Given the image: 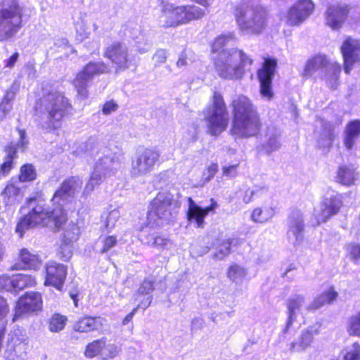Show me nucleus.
<instances>
[{"instance_id": "nucleus-46", "label": "nucleus", "mask_w": 360, "mask_h": 360, "mask_svg": "<svg viewBox=\"0 0 360 360\" xmlns=\"http://www.w3.org/2000/svg\"><path fill=\"white\" fill-rule=\"evenodd\" d=\"M169 243H170L169 239L161 236H156L153 238V245L160 250H165Z\"/></svg>"}, {"instance_id": "nucleus-58", "label": "nucleus", "mask_w": 360, "mask_h": 360, "mask_svg": "<svg viewBox=\"0 0 360 360\" xmlns=\"http://www.w3.org/2000/svg\"><path fill=\"white\" fill-rule=\"evenodd\" d=\"M70 296L71 299L73 300L74 306L75 307H77L78 302H79V299H78L79 293L77 292H70Z\"/></svg>"}, {"instance_id": "nucleus-26", "label": "nucleus", "mask_w": 360, "mask_h": 360, "mask_svg": "<svg viewBox=\"0 0 360 360\" xmlns=\"http://www.w3.org/2000/svg\"><path fill=\"white\" fill-rule=\"evenodd\" d=\"M328 65L329 61L325 56L315 55L307 61L302 76L309 78L318 71L326 69Z\"/></svg>"}, {"instance_id": "nucleus-16", "label": "nucleus", "mask_w": 360, "mask_h": 360, "mask_svg": "<svg viewBox=\"0 0 360 360\" xmlns=\"http://www.w3.org/2000/svg\"><path fill=\"white\" fill-rule=\"evenodd\" d=\"M160 158V153L158 150L153 148H145L136 160L132 162L131 173L138 176L150 172L155 164L159 162Z\"/></svg>"}, {"instance_id": "nucleus-49", "label": "nucleus", "mask_w": 360, "mask_h": 360, "mask_svg": "<svg viewBox=\"0 0 360 360\" xmlns=\"http://www.w3.org/2000/svg\"><path fill=\"white\" fill-rule=\"evenodd\" d=\"M12 106L8 100H2L0 102V122L6 118Z\"/></svg>"}, {"instance_id": "nucleus-51", "label": "nucleus", "mask_w": 360, "mask_h": 360, "mask_svg": "<svg viewBox=\"0 0 360 360\" xmlns=\"http://www.w3.org/2000/svg\"><path fill=\"white\" fill-rule=\"evenodd\" d=\"M349 253L350 258L353 261L360 259V245L356 243L351 244L349 248Z\"/></svg>"}, {"instance_id": "nucleus-15", "label": "nucleus", "mask_w": 360, "mask_h": 360, "mask_svg": "<svg viewBox=\"0 0 360 360\" xmlns=\"http://www.w3.org/2000/svg\"><path fill=\"white\" fill-rule=\"evenodd\" d=\"M103 56L115 65L116 71H124L129 68L127 48L120 41H115L108 46L103 53Z\"/></svg>"}, {"instance_id": "nucleus-22", "label": "nucleus", "mask_w": 360, "mask_h": 360, "mask_svg": "<svg viewBox=\"0 0 360 360\" xmlns=\"http://www.w3.org/2000/svg\"><path fill=\"white\" fill-rule=\"evenodd\" d=\"M185 9V6L165 5L162 8V16L165 18L163 27H176L186 24Z\"/></svg>"}, {"instance_id": "nucleus-12", "label": "nucleus", "mask_w": 360, "mask_h": 360, "mask_svg": "<svg viewBox=\"0 0 360 360\" xmlns=\"http://www.w3.org/2000/svg\"><path fill=\"white\" fill-rule=\"evenodd\" d=\"M37 284L36 276L31 274L17 273L0 275V291L17 294L24 289L34 288Z\"/></svg>"}, {"instance_id": "nucleus-5", "label": "nucleus", "mask_w": 360, "mask_h": 360, "mask_svg": "<svg viewBox=\"0 0 360 360\" xmlns=\"http://www.w3.org/2000/svg\"><path fill=\"white\" fill-rule=\"evenodd\" d=\"M238 29L250 35H260L268 27L269 11L264 6L244 0L233 8Z\"/></svg>"}, {"instance_id": "nucleus-41", "label": "nucleus", "mask_w": 360, "mask_h": 360, "mask_svg": "<svg viewBox=\"0 0 360 360\" xmlns=\"http://www.w3.org/2000/svg\"><path fill=\"white\" fill-rule=\"evenodd\" d=\"M20 193V188L14 183L9 181L6 185L1 194L8 199L18 196Z\"/></svg>"}, {"instance_id": "nucleus-43", "label": "nucleus", "mask_w": 360, "mask_h": 360, "mask_svg": "<svg viewBox=\"0 0 360 360\" xmlns=\"http://www.w3.org/2000/svg\"><path fill=\"white\" fill-rule=\"evenodd\" d=\"M4 151L6 153L5 160L14 162V160L17 158L18 154L17 146L13 143H9L4 148Z\"/></svg>"}, {"instance_id": "nucleus-24", "label": "nucleus", "mask_w": 360, "mask_h": 360, "mask_svg": "<svg viewBox=\"0 0 360 360\" xmlns=\"http://www.w3.org/2000/svg\"><path fill=\"white\" fill-rule=\"evenodd\" d=\"M335 178L336 183L349 187L356 184L358 173L352 166L343 164L338 166Z\"/></svg>"}, {"instance_id": "nucleus-33", "label": "nucleus", "mask_w": 360, "mask_h": 360, "mask_svg": "<svg viewBox=\"0 0 360 360\" xmlns=\"http://www.w3.org/2000/svg\"><path fill=\"white\" fill-rule=\"evenodd\" d=\"M37 177V173L32 164L26 163L20 166L18 179L21 183L34 181Z\"/></svg>"}, {"instance_id": "nucleus-3", "label": "nucleus", "mask_w": 360, "mask_h": 360, "mask_svg": "<svg viewBox=\"0 0 360 360\" xmlns=\"http://www.w3.org/2000/svg\"><path fill=\"white\" fill-rule=\"evenodd\" d=\"M72 109L70 101L59 91H49L35 103V111L42 115V127L47 133L60 129Z\"/></svg>"}, {"instance_id": "nucleus-8", "label": "nucleus", "mask_w": 360, "mask_h": 360, "mask_svg": "<svg viewBox=\"0 0 360 360\" xmlns=\"http://www.w3.org/2000/svg\"><path fill=\"white\" fill-rule=\"evenodd\" d=\"M22 8L18 0H11L0 11V41L12 38L22 27Z\"/></svg>"}, {"instance_id": "nucleus-1", "label": "nucleus", "mask_w": 360, "mask_h": 360, "mask_svg": "<svg viewBox=\"0 0 360 360\" xmlns=\"http://www.w3.org/2000/svg\"><path fill=\"white\" fill-rule=\"evenodd\" d=\"M230 107L232 114L231 135L239 139H250L261 134L262 119L250 98L239 95L231 101Z\"/></svg>"}, {"instance_id": "nucleus-39", "label": "nucleus", "mask_w": 360, "mask_h": 360, "mask_svg": "<svg viewBox=\"0 0 360 360\" xmlns=\"http://www.w3.org/2000/svg\"><path fill=\"white\" fill-rule=\"evenodd\" d=\"M118 243L117 237L115 235L105 236L101 239L102 247L100 253L104 254L112 248H115Z\"/></svg>"}, {"instance_id": "nucleus-55", "label": "nucleus", "mask_w": 360, "mask_h": 360, "mask_svg": "<svg viewBox=\"0 0 360 360\" xmlns=\"http://www.w3.org/2000/svg\"><path fill=\"white\" fill-rule=\"evenodd\" d=\"M217 207H218V203L213 198H211L210 204L208 206H206L205 207H202V212L205 217H206V216H207V214L210 212L214 211Z\"/></svg>"}, {"instance_id": "nucleus-44", "label": "nucleus", "mask_w": 360, "mask_h": 360, "mask_svg": "<svg viewBox=\"0 0 360 360\" xmlns=\"http://www.w3.org/2000/svg\"><path fill=\"white\" fill-rule=\"evenodd\" d=\"M118 109V104L113 99L105 101L101 108L103 114L108 115Z\"/></svg>"}, {"instance_id": "nucleus-35", "label": "nucleus", "mask_w": 360, "mask_h": 360, "mask_svg": "<svg viewBox=\"0 0 360 360\" xmlns=\"http://www.w3.org/2000/svg\"><path fill=\"white\" fill-rule=\"evenodd\" d=\"M274 210L270 207H256L252 210L251 219L256 223H265L272 218Z\"/></svg>"}, {"instance_id": "nucleus-62", "label": "nucleus", "mask_w": 360, "mask_h": 360, "mask_svg": "<svg viewBox=\"0 0 360 360\" xmlns=\"http://www.w3.org/2000/svg\"><path fill=\"white\" fill-rule=\"evenodd\" d=\"M141 304H138L136 307H134L129 314H131L133 316L135 315V314L137 312L138 309L140 307Z\"/></svg>"}, {"instance_id": "nucleus-19", "label": "nucleus", "mask_w": 360, "mask_h": 360, "mask_svg": "<svg viewBox=\"0 0 360 360\" xmlns=\"http://www.w3.org/2000/svg\"><path fill=\"white\" fill-rule=\"evenodd\" d=\"M42 264V259L38 254L27 248H22L19 250L17 262L12 269L37 271Z\"/></svg>"}, {"instance_id": "nucleus-38", "label": "nucleus", "mask_w": 360, "mask_h": 360, "mask_svg": "<svg viewBox=\"0 0 360 360\" xmlns=\"http://www.w3.org/2000/svg\"><path fill=\"white\" fill-rule=\"evenodd\" d=\"M218 170L219 166L217 162H212L210 165H209L205 168V172L202 173L200 180L202 185H205L213 179L216 174L218 172Z\"/></svg>"}, {"instance_id": "nucleus-56", "label": "nucleus", "mask_w": 360, "mask_h": 360, "mask_svg": "<svg viewBox=\"0 0 360 360\" xmlns=\"http://www.w3.org/2000/svg\"><path fill=\"white\" fill-rule=\"evenodd\" d=\"M323 131L325 133V136L327 137L332 143L335 139V133L333 126L326 124L323 127Z\"/></svg>"}, {"instance_id": "nucleus-34", "label": "nucleus", "mask_w": 360, "mask_h": 360, "mask_svg": "<svg viewBox=\"0 0 360 360\" xmlns=\"http://www.w3.org/2000/svg\"><path fill=\"white\" fill-rule=\"evenodd\" d=\"M246 274V269L236 263L230 264L226 271L227 278L233 283L242 281Z\"/></svg>"}, {"instance_id": "nucleus-4", "label": "nucleus", "mask_w": 360, "mask_h": 360, "mask_svg": "<svg viewBox=\"0 0 360 360\" xmlns=\"http://www.w3.org/2000/svg\"><path fill=\"white\" fill-rule=\"evenodd\" d=\"M68 220L67 211L62 205L58 208L49 210L37 205L20 217L15 226V232L20 238L24 236L25 231L32 228L49 227L53 232H58L63 229Z\"/></svg>"}, {"instance_id": "nucleus-54", "label": "nucleus", "mask_w": 360, "mask_h": 360, "mask_svg": "<svg viewBox=\"0 0 360 360\" xmlns=\"http://www.w3.org/2000/svg\"><path fill=\"white\" fill-rule=\"evenodd\" d=\"M58 256L61 260L67 262L72 257V252L67 246L60 247V249L58 252Z\"/></svg>"}, {"instance_id": "nucleus-10", "label": "nucleus", "mask_w": 360, "mask_h": 360, "mask_svg": "<svg viewBox=\"0 0 360 360\" xmlns=\"http://www.w3.org/2000/svg\"><path fill=\"white\" fill-rule=\"evenodd\" d=\"M42 308L43 298L39 292H25L16 302L12 321L15 322L25 316L41 311Z\"/></svg>"}, {"instance_id": "nucleus-6", "label": "nucleus", "mask_w": 360, "mask_h": 360, "mask_svg": "<svg viewBox=\"0 0 360 360\" xmlns=\"http://www.w3.org/2000/svg\"><path fill=\"white\" fill-rule=\"evenodd\" d=\"M203 114L206 132L210 136L217 137L227 129L230 118L226 103L221 92L213 91L210 104L204 109Z\"/></svg>"}, {"instance_id": "nucleus-61", "label": "nucleus", "mask_w": 360, "mask_h": 360, "mask_svg": "<svg viewBox=\"0 0 360 360\" xmlns=\"http://www.w3.org/2000/svg\"><path fill=\"white\" fill-rule=\"evenodd\" d=\"M186 58L185 56L180 57L176 62V65L178 67L184 66L186 65Z\"/></svg>"}, {"instance_id": "nucleus-7", "label": "nucleus", "mask_w": 360, "mask_h": 360, "mask_svg": "<svg viewBox=\"0 0 360 360\" xmlns=\"http://www.w3.org/2000/svg\"><path fill=\"white\" fill-rule=\"evenodd\" d=\"M173 199L169 193L159 192L150 202L145 225L150 228L162 226L169 221Z\"/></svg>"}, {"instance_id": "nucleus-48", "label": "nucleus", "mask_w": 360, "mask_h": 360, "mask_svg": "<svg viewBox=\"0 0 360 360\" xmlns=\"http://www.w3.org/2000/svg\"><path fill=\"white\" fill-rule=\"evenodd\" d=\"M153 281L144 279L138 290V292L141 295L148 294L153 291Z\"/></svg>"}, {"instance_id": "nucleus-17", "label": "nucleus", "mask_w": 360, "mask_h": 360, "mask_svg": "<svg viewBox=\"0 0 360 360\" xmlns=\"http://www.w3.org/2000/svg\"><path fill=\"white\" fill-rule=\"evenodd\" d=\"M314 10L311 0H297L288 11L286 20L290 26L300 25Z\"/></svg>"}, {"instance_id": "nucleus-42", "label": "nucleus", "mask_w": 360, "mask_h": 360, "mask_svg": "<svg viewBox=\"0 0 360 360\" xmlns=\"http://www.w3.org/2000/svg\"><path fill=\"white\" fill-rule=\"evenodd\" d=\"M281 144L276 138H270L266 143L261 145V150L266 154H270L280 148Z\"/></svg>"}, {"instance_id": "nucleus-18", "label": "nucleus", "mask_w": 360, "mask_h": 360, "mask_svg": "<svg viewBox=\"0 0 360 360\" xmlns=\"http://www.w3.org/2000/svg\"><path fill=\"white\" fill-rule=\"evenodd\" d=\"M106 320L100 316L84 314L74 321L72 328L77 333H100L103 330Z\"/></svg>"}, {"instance_id": "nucleus-30", "label": "nucleus", "mask_w": 360, "mask_h": 360, "mask_svg": "<svg viewBox=\"0 0 360 360\" xmlns=\"http://www.w3.org/2000/svg\"><path fill=\"white\" fill-rule=\"evenodd\" d=\"M108 347V340L103 337L89 342L84 349V354L88 359L101 356Z\"/></svg>"}, {"instance_id": "nucleus-50", "label": "nucleus", "mask_w": 360, "mask_h": 360, "mask_svg": "<svg viewBox=\"0 0 360 360\" xmlns=\"http://www.w3.org/2000/svg\"><path fill=\"white\" fill-rule=\"evenodd\" d=\"M153 59L155 65L165 63L167 60V51L165 49L158 50L153 55Z\"/></svg>"}, {"instance_id": "nucleus-53", "label": "nucleus", "mask_w": 360, "mask_h": 360, "mask_svg": "<svg viewBox=\"0 0 360 360\" xmlns=\"http://www.w3.org/2000/svg\"><path fill=\"white\" fill-rule=\"evenodd\" d=\"M20 54L18 51H15L12 55L4 61V67L6 68L12 69L19 58Z\"/></svg>"}, {"instance_id": "nucleus-32", "label": "nucleus", "mask_w": 360, "mask_h": 360, "mask_svg": "<svg viewBox=\"0 0 360 360\" xmlns=\"http://www.w3.org/2000/svg\"><path fill=\"white\" fill-rule=\"evenodd\" d=\"M68 322L66 315L55 312L47 320L48 329L51 333H59L65 329Z\"/></svg>"}, {"instance_id": "nucleus-36", "label": "nucleus", "mask_w": 360, "mask_h": 360, "mask_svg": "<svg viewBox=\"0 0 360 360\" xmlns=\"http://www.w3.org/2000/svg\"><path fill=\"white\" fill-rule=\"evenodd\" d=\"M347 331L350 336L360 337V310L349 318Z\"/></svg>"}, {"instance_id": "nucleus-13", "label": "nucleus", "mask_w": 360, "mask_h": 360, "mask_svg": "<svg viewBox=\"0 0 360 360\" xmlns=\"http://www.w3.org/2000/svg\"><path fill=\"white\" fill-rule=\"evenodd\" d=\"M44 273V285L62 291L68 275V266L55 261H51L46 264Z\"/></svg>"}, {"instance_id": "nucleus-37", "label": "nucleus", "mask_w": 360, "mask_h": 360, "mask_svg": "<svg viewBox=\"0 0 360 360\" xmlns=\"http://www.w3.org/2000/svg\"><path fill=\"white\" fill-rule=\"evenodd\" d=\"M185 7L186 23L193 20L201 19L205 15L204 10L198 6L194 5H186Z\"/></svg>"}, {"instance_id": "nucleus-20", "label": "nucleus", "mask_w": 360, "mask_h": 360, "mask_svg": "<svg viewBox=\"0 0 360 360\" xmlns=\"http://www.w3.org/2000/svg\"><path fill=\"white\" fill-rule=\"evenodd\" d=\"M343 206L342 197L340 195H334L329 198L323 200L321 202V210L316 217L314 226H319L326 223L333 216L338 214Z\"/></svg>"}, {"instance_id": "nucleus-47", "label": "nucleus", "mask_w": 360, "mask_h": 360, "mask_svg": "<svg viewBox=\"0 0 360 360\" xmlns=\"http://www.w3.org/2000/svg\"><path fill=\"white\" fill-rule=\"evenodd\" d=\"M8 311H9V306H8L6 299H4L2 297H0V326L4 322H5L6 323V322L5 321H4V319L7 316Z\"/></svg>"}, {"instance_id": "nucleus-59", "label": "nucleus", "mask_w": 360, "mask_h": 360, "mask_svg": "<svg viewBox=\"0 0 360 360\" xmlns=\"http://www.w3.org/2000/svg\"><path fill=\"white\" fill-rule=\"evenodd\" d=\"M133 316L131 314H130L129 313L127 314L124 317V319H122V324L125 326L127 324H128L129 322H131L133 319Z\"/></svg>"}, {"instance_id": "nucleus-63", "label": "nucleus", "mask_w": 360, "mask_h": 360, "mask_svg": "<svg viewBox=\"0 0 360 360\" xmlns=\"http://www.w3.org/2000/svg\"><path fill=\"white\" fill-rule=\"evenodd\" d=\"M20 134L21 139H23V138L25 136V131L23 130H20Z\"/></svg>"}, {"instance_id": "nucleus-29", "label": "nucleus", "mask_w": 360, "mask_h": 360, "mask_svg": "<svg viewBox=\"0 0 360 360\" xmlns=\"http://www.w3.org/2000/svg\"><path fill=\"white\" fill-rule=\"evenodd\" d=\"M75 184V176H69L64 179L55 191L51 201L54 203L56 199L64 200L67 197L73 196Z\"/></svg>"}, {"instance_id": "nucleus-2", "label": "nucleus", "mask_w": 360, "mask_h": 360, "mask_svg": "<svg viewBox=\"0 0 360 360\" xmlns=\"http://www.w3.org/2000/svg\"><path fill=\"white\" fill-rule=\"evenodd\" d=\"M231 36L220 35L214 39L211 46V51L217 53L213 60L214 69L217 75L224 79H235L241 77L242 68L247 64L252 63L242 50L233 49H224Z\"/></svg>"}, {"instance_id": "nucleus-64", "label": "nucleus", "mask_w": 360, "mask_h": 360, "mask_svg": "<svg viewBox=\"0 0 360 360\" xmlns=\"http://www.w3.org/2000/svg\"><path fill=\"white\" fill-rule=\"evenodd\" d=\"M150 302H151V299H150L148 300V303L146 304H145L144 309L147 308L150 304Z\"/></svg>"}, {"instance_id": "nucleus-27", "label": "nucleus", "mask_w": 360, "mask_h": 360, "mask_svg": "<svg viewBox=\"0 0 360 360\" xmlns=\"http://www.w3.org/2000/svg\"><path fill=\"white\" fill-rule=\"evenodd\" d=\"M304 301V297L301 295H297L294 297H290L287 300L286 307L288 309V318L283 333H286L290 327L292 326L296 319V310H298L302 306V302Z\"/></svg>"}, {"instance_id": "nucleus-23", "label": "nucleus", "mask_w": 360, "mask_h": 360, "mask_svg": "<svg viewBox=\"0 0 360 360\" xmlns=\"http://www.w3.org/2000/svg\"><path fill=\"white\" fill-rule=\"evenodd\" d=\"M321 325L319 323L308 326L300 335L299 340L292 342L289 349L291 352L304 351L309 348L313 343L315 336L320 333Z\"/></svg>"}, {"instance_id": "nucleus-28", "label": "nucleus", "mask_w": 360, "mask_h": 360, "mask_svg": "<svg viewBox=\"0 0 360 360\" xmlns=\"http://www.w3.org/2000/svg\"><path fill=\"white\" fill-rule=\"evenodd\" d=\"M360 136V120L349 121L345 128L344 144L347 149L351 150Z\"/></svg>"}, {"instance_id": "nucleus-21", "label": "nucleus", "mask_w": 360, "mask_h": 360, "mask_svg": "<svg viewBox=\"0 0 360 360\" xmlns=\"http://www.w3.org/2000/svg\"><path fill=\"white\" fill-rule=\"evenodd\" d=\"M350 12L347 4L329 5L325 13L326 24L333 30L340 29Z\"/></svg>"}, {"instance_id": "nucleus-14", "label": "nucleus", "mask_w": 360, "mask_h": 360, "mask_svg": "<svg viewBox=\"0 0 360 360\" xmlns=\"http://www.w3.org/2000/svg\"><path fill=\"white\" fill-rule=\"evenodd\" d=\"M346 74H350L354 65L360 61V39L347 37L340 46Z\"/></svg>"}, {"instance_id": "nucleus-11", "label": "nucleus", "mask_w": 360, "mask_h": 360, "mask_svg": "<svg viewBox=\"0 0 360 360\" xmlns=\"http://www.w3.org/2000/svg\"><path fill=\"white\" fill-rule=\"evenodd\" d=\"M278 68L277 59L273 57H265L261 67L257 71L259 82V92L262 97L271 100L274 97L272 89L273 78Z\"/></svg>"}, {"instance_id": "nucleus-45", "label": "nucleus", "mask_w": 360, "mask_h": 360, "mask_svg": "<svg viewBox=\"0 0 360 360\" xmlns=\"http://www.w3.org/2000/svg\"><path fill=\"white\" fill-rule=\"evenodd\" d=\"M240 165V162L231 165H227L224 166L222 167V174L224 176L226 177H235L238 174L237 169Z\"/></svg>"}, {"instance_id": "nucleus-52", "label": "nucleus", "mask_w": 360, "mask_h": 360, "mask_svg": "<svg viewBox=\"0 0 360 360\" xmlns=\"http://www.w3.org/2000/svg\"><path fill=\"white\" fill-rule=\"evenodd\" d=\"M14 162L6 160L0 165V179L2 176H7L13 168Z\"/></svg>"}, {"instance_id": "nucleus-25", "label": "nucleus", "mask_w": 360, "mask_h": 360, "mask_svg": "<svg viewBox=\"0 0 360 360\" xmlns=\"http://www.w3.org/2000/svg\"><path fill=\"white\" fill-rule=\"evenodd\" d=\"M338 295L335 287L331 285L316 297L308 306L307 309L316 310L325 304H332L337 300Z\"/></svg>"}, {"instance_id": "nucleus-57", "label": "nucleus", "mask_w": 360, "mask_h": 360, "mask_svg": "<svg viewBox=\"0 0 360 360\" xmlns=\"http://www.w3.org/2000/svg\"><path fill=\"white\" fill-rule=\"evenodd\" d=\"M255 194V191H254L253 190L250 189V188L247 189L245 191V194L243 198V202L245 203L250 202L252 200V197Z\"/></svg>"}, {"instance_id": "nucleus-40", "label": "nucleus", "mask_w": 360, "mask_h": 360, "mask_svg": "<svg viewBox=\"0 0 360 360\" xmlns=\"http://www.w3.org/2000/svg\"><path fill=\"white\" fill-rule=\"evenodd\" d=\"M290 229L297 239L301 238L304 229L302 219L298 217L292 219Z\"/></svg>"}, {"instance_id": "nucleus-60", "label": "nucleus", "mask_w": 360, "mask_h": 360, "mask_svg": "<svg viewBox=\"0 0 360 360\" xmlns=\"http://www.w3.org/2000/svg\"><path fill=\"white\" fill-rule=\"evenodd\" d=\"M192 1L198 4L205 8L209 7L210 6V0H191Z\"/></svg>"}, {"instance_id": "nucleus-31", "label": "nucleus", "mask_w": 360, "mask_h": 360, "mask_svg": "<svg viewBox=\"0 0 360 360\" xmlns=\"http://www.w3.org/2000/svg\"><path fill=\"white\" fill-rule=\"evenodd\" d=\"M188 208L186 211V219L190 222H194L197 228H203L205 224V216L202 213V207L197 205L191 198H188Z\"/></svg>"}, {"instance_id": "nucleus-9", "label": "nucleus", "mask_w": 360, "mask_h": 360, "mask_svg": "<svg viewBox=\"0 0 360 360\" xmlns=\"http://www.w3.org/2000/svg\"><path fill=\"white\" fill-rule=\"evenodd\" d=\"M110 69L108 65L103 62L90 61L86 63L80 70H79L75 78L71 82L74 86L77 96L81 99H86L89 97L88 82L94 76L108 73Z\"/></svg>"}]
</instances>
